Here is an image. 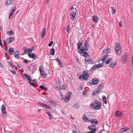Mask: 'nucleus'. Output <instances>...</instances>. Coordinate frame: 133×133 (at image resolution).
Here are the masks:
<instances>
[{
    "mask_svg": "<svg viewBox=\"0 0 133 133\" xmlns=\"http://www.w3.org/2000/svg\"><path fill=\"white\" fill-rule=\"evenodd\" d=\"M5 50L6 51H8V46L6 45L5 46Z\"/></svg>",
    "mask_w": 133,
    "mask_h": 133,
    "instance_id": "0e129e2a",
    "label": "nucleus"
},
{
    "mask_svg": "<svg viewBox=\"0 0 133 133\" xmlns=\"http://www.w3.org/2000/svg\"><path fill=\"white\" fill-rule=\"evenodd\" d=\"M14 52V50L13 48H11L9 49V52L10 55H12Z\"/></svg>",
    "mask_w": 133,
    "mask_h": 133,
    "instance_id": "393cba45",
    "label": "nucleus"
},
{
    "mask_svg": "<svg viewBox=\"0 0 133 133\" xmlns=\"http://www.w3.org/2000/svg\"><path fill=\"white\" fill-rule=\"evenodd\" d=\"M56 61L58 62L59 65H61V66L62 68L63 66L62 65V62L61 60H60L58 57L57 58Z\"/></svg>",
    "mask_w": 133,
    "mask_h": 133,
    "instance_id": "aec40b11",
    "label": "nucleus"
},
{
    "mask_svg": "<svg viewBox=\"0 0 133 133\" xmlns=\"http://www.w3.org/2000/svg\"><path fill=\"white\" fill-rule=\"evenodd\" d=\"M110 50L108 48L106 50V52L107 53H108L109 52Z\"/></svg>",
    "mask_w": 133,
    "mask_h": 133,
    "instance_id": "4d7b16f0",
    "label": "nucleus"
},
{
    "mask_svg": "<svg viewBox=\"0 0 133 133\" xmlns=\"http://www.w3.org/2000/svg\"><path fill=\"white\" fill-rule=\"evenodd\" d=\"M86 133H95V132H94V131H90V132H87Z\"/></svg>",
    "mask_w": 133,
    "mask_h": 133,
    "instance_id": "338daca9",
    "label": "nucleus"
},
{
    "mask_svg": "<svg viewBox=\"0 0 133 133\" xmlns=\"http://www.w3.org/2000/svg\"><path fill=\"white\" fill-rule=\"evenodd\" d=\"M39 69L40 72H42L43 71H44L43 68L42 66H40L39 67Z\"/></svg>",
    "mask_w": 133,
    "mask_h": 133,
    "instance_id": "58836bf2",
    "label": "nucleus"
},
{
    "mask_svg": "<svg viewBox=\"0 0 133 133\" xmlns=\"http://www.w3.org/2000/svg\"><path fill=\"white\" fill-rule=\"evenodd\" d=\"M99 64H97L95 65L92 66L90 69V70H94L96 69H98L99 68H101L102 67L103 64L101 63H99Z\"/></svg>",
    "mask_w": 133,
    "mask_h": 133,
    "instance_id": "20e7f679",
    "label": "nucleus"
},
{
    "mask_svg": "<svg viewBox=\"0 0 133 133\" xmlns=\"http://www.w3.org/2000/svg\"><path fill=\"white\" fill-rule=\"evenodd\" d=\"M102 91L101 89L99 88L97 90V92H98V94L100 92Z\"/></svg>",
    "mask_w": 133,
    "mask_h": 133,
    "instance_id": "09e8293b",
    "label": "nucleus"
},
{
    "mask_svg": "<svg viewBox=\"0 0 133 133\" xmlns=\"http://www.w3.org/2000/svg\"><path fill=\"white\" fill-rule=\"evenodd\" d=\"M112 59L110 58H108V59L106 61V62L105 63L106 64H108L109 63L110 61Z\"/></svg>",
    "mask_w": 133,
    "mask_h": 133,
    "instance_id": "37998d69",
    "label": "nucleus"
},
{
    "mask_svg": "<svg viewBox=\"0 0 133 133\" xmlns=\"http://www.w3.org/2000/svg\"><path fill=\"white\" fill-rule=\"evenodd\" d=\"M33 68H34L35 67V65L34 63H33L31 64Z\"/></svg>",
    "mask_w": 133,
    "mask_h": 133,
    "instance_id": "603ef678",
    "label": "nucleus"
},
{
    "mask_svg": "<svg viewBox=\"0 0 133 133\" xmlns=\"http://www.w3.org/2000/svg\"><path fill=\"white\" fill-rule=\"evenodd\" d=\"M123 114V113L117 110V117H120Z\"/></svg>",
    "mask_w": 133,
    "mask_h": 133,
    "instance_id": "cd10ccee",
    "label": "nucleus"
},
{
    "mask_svg": "<svg viewBox=\"0 0 133 133\" xmlns=\"http://www.w3.org/2000/svg\"><path fill=\"white\" fill-rule=\"evenodd\" d=\"M111 11L112 14H115L116 11V10L113 7H111Z\"/></svg>",
    "mask_w": 133,
    "mask_h": 133,
    "instance_id": "7c9ffc66",
    "label": "nucleus"
},
{
    "mask_svg": "<svg viewBox=\"0 0 133 133\" xmlns=\"http://www.w3.org/2000/svg\"><path fill=\"white\" fill-rule=\"evenodd\" d=\"M70 26L69 25H68V26L66 28V31L68 32H69L70 30Z\"/></svg>",
    "mask_w": 133,
    "mask_h": 133,
    "instance_id": "e433bc0d",
    "label": "nucleus"
},
{
    "mask_svg": "<svg viewBox=\"0 0 133 133\" xmlns=\"http://www.w3.org/2000/svg\"><path fill=\"white\" fill-rule=\"evenodd\" d=\"M40 88L43 90H48V88L45 87L43 85H41L40 86Z\"/></svg>",
    "mask_w": 133,
    "mask_h": 133,
    "instance_id": "473e14b6",
    "label": "nucleus"
},
{
    "mask_svg": "<svg viewBox=\"0 0 133 133\" xmlns=\"http://www.w3.org/2000/svg\"><path fill=\"white\" fill-rule=\"evenodd\" d=\"M102 99L103 101L105 100H106V97L105 96H103L102 97Z\"/></svg>",
    "mask_w": 133,
    "mask_h": 133,
    "instance_id": "8fccbe9b",
    "label": "nucleus"
},
{
    "mask_svg": "<svg viewBox=\"0 0 133 133\" xmlns=\"http://www.w3.org/2000/svg\"><path fill=\"white\" fill-rule=\"evenodd\" d=\"M55 50L54 49L52 48L50 50V53L51 55H54L55 54Z\"/></svg>",
    "mask_w": 133,
    "mask_h": 133,
    "instance_id": "bb28decb",
    "label": "nucleus"
},
{
    "mask_svg": "<svg viewBox=\"0 0 133 133\" xmlns=\"http://www.w3.org/2000/svg\"><path fill=\"white\" fill-rule=\"evenodd\" d=\"M73 107L76 109H78L80 107L79 105V103H76L74 105Z\"/></svg>",
    "mask_w": 133,
    "mask_h": 133,
    "instance_id": "c85d7f7f",
    "label": "nucleus"
},
{
    "mask_svg": "<svg viewBox=\"0 0 133 133\" xmlns=\"http://www.w3.org/2000/svg\"><path fill=\"white\" fill-rule=\"evenodd\" d=\"M0 45L2 47V44L1 40L0 41Z\"/></svg>",
    "mask_w": 133,
    "mask_h": 133,
    "instance_id": "680f3d73",
    "label": "nucleus"
},
{
    "mask_svg": "<svg viewBox=\"0 0 133 133\" xmlns=\"http://www.w3.org/2000/svg\"><path fill=\"white\" fill-rule=\"evenodd\" d=\"M24 76L25 77L26 79L30 81L32 80L31 79V77L30 76L28 75L26 73H25L24 74Z\"/></svg>",
    "mask_w": 133,
    "mask_h": 133,
    "instance_id": "4be33fe9",
    "label": "nucleus"
},
{
    "mask_svg": "<svg viewBox=\"0 0 133 133\" xmlns=\"http://www.w3.org/2000/svg\"><path fill=\"white\" fill-rule=\"evenodd\" d=\"M116 66L115 63H111L110 65V68H113L115 67Z\"/></svg>",
    "mask_w": 133,
    "mask_h": 133,
    "instance_id": "c9c22d12",
    "label": "nucleus"
},
{
    "mask_svg": "<svg viewBox=\"0 0 133 133\" xmlns=\"http://www.w3.org/2000/svg\"><path fill=\"white\" fill-rule=\"evenodd\" d=\"M104 85V84L103 83H102L101 84L99 85L98 87L102 89L103 88Z\"/></svg>",
    "mask_w": 133,
    "mask_h": 133,
    "instance_id": "ea45409f",
    "label": "nucleus"
},
{
    "mask_svg": "<svg viewBox=\"0 0 133 133\" xmlns=\"http://www.w3.org/2000/svg\"><path fill=\"white\" fill-rule=\"evenodd\" d=\"M122 50L120 45L117 43V55H120L121 54Z\"/></svg>",
    "mask_w": 133,
    "mask_h": 133,
    "instance_id": "1a4fd4ad",
    "label": "nucleus"
},
{
    "mask_svg": "<svg viewBox=\"0 0 133 133\" xmlns=\"http://www.w3.org/2000/svg\"><path fill=\"white\" fill-rule=\"evenodd\" d=\"M85 61L86 62L90 63L91 64H93L95 63L94 62L91 58L87 59L86 58H85Z\"/></svg>",
    "mask_w": 133,
    "mask_h": 133,
    "instance_id": "f3484780",
    "label": "nucleus"
},
{
    "mask_svg": "<svg viewBox=\"0 0 133 133\" xmlns=\"http://www.w3.org/2000/svg\"><path fill=\"white\" fill-rule=\"evenodd\" d=\"M71 92H69L65 96L64 98V101L66 102H67L70 100V97L71 96Z\"/></svg>",
    "mask_w": 133,
    "mask_h": 133,
    "instance_id": "9d476101",
    "label": "nucleus"
},
{
    "mask_svg": "<svg viewBox=\"0 0 133 133\" xmlns=\"http://www.w3.org/2000/svg\"><path fill=\"white\" fill-rule=\"evenodd\" d=\"M14 1V0H7L6 4H7V5H9L11 4Z\"/></svg>",
    "mask_w": 133,
    "mask_h": 133,
    "instance_id": "b1692460",
    "label": "nucleus"
},
{
    "mask_svg": "<svg viewBox=\"0 0 133 133\" xmlns=\"http://www.w3.org/2000/svg\"><path fill=\"white\" fill-rule=\"evenodd\" d=\"M31 81L34 82H35L36 83H37V80L36 79H35L34 80H31Z\"/></svg>",
    "mask_w": 133,
    "mask_h": 133,
    "instance_id": "e2e57ef3",
    "label": "nucleus"
},
{
    "mask_svg": "<svg viewBox=\"0 0 133 133\" xmlns=\"http://www.w3.org/2000/svg\"><path fill=\"white\" fill-rule=\"evenodd\" d=\"M14 13V12H12L11 11V12H10V13L9 14V19H10V17L12 16L13 15Z\"/></svg>",
    "mask_w": 133,
    "mask_h": 133,
    "instance_id": "a18cd8bd",
    "label": "nucleus"
},
{
    "mask_svg": "<svg viewBox=\"0 0 133 133\" xmlns=\"http://www.w3.org/2000/svg\"><path fill=\"white\" fill-rule=\"evenodd\" d=\"M119 26L122 28V22H120L119 24Z\"/></svg>",
    "mask_w": 133,
    "mask_h": 133,
    "instance_id": "5fc2aeb1",
    "label": "nucleus"
},
{
    "mask_svg": "<svg viewBox=\"0 0 133 133\" xmlns=\"http://www.w3.org/2000/svg\"><path fill=\"white\" fill-rule=\"evenodd\" d=\"M19 52L18 51H16L14 53L15 57L17 59H19V56H18Z\"/></svg>",
    "mask_w": 133,
    "mask_h": 133,
    "instance_id": "412c9836",
    "label": "nucleus"
},
{
    "mask_svg": "<svg viewBox=\"0 0 133 133\" xmlns=\"http://www.w3.org/2000/svg\"><path fill=\"white\" fill-rule=\"evenodd\" d=\"M23 50L24 51V52L25 54H27V52H31L34 50V47L32 46V48H28L25 47L24 46L23 47Z\"/></svg>",
    "mask_w": 133,
    "mask_h": 133,
    "instance_id": "0eeeda50",
    "label": "nucleus"
},
{
    "mask_svg": "<svg viewBox=\"0 0 133 133\" xmlns=\"http://www.w3.org/2000/svg\"><path fill=\"white\" fill-rule=\"evenodd\" d=\"M90 122L92 124V125H97L98 123V121L96 119L91 120Z\"/></svg>",
    "mask_w": 133,
    "mask_h": 133,
    "instance_id": "4468645a",
    "label": "nucleus"
},
{
    "mask_svg": "<svg viewBox=\"0 0 133 133\" xmlns=\"http://www.w3.org/2000/svg\"><path fill=\"white\" fill-rule=\"evenodd\" d=\"M41 74L42 77L45 78L46 77V74H45V72L44 71L41 72Z\"/></svg>",
    "mask_w": 133,
    "mask_h": 133,
    "instance_id": "a878e982",
    "label": "nucleus"
},
{
    "mask_svg": "<svg viewBox=\"0 0 133 133\" xmlns=\"http://www.w3.org/2000/svg\"><path fill=\"white\" fill-rule=\"evenodd\" d=\"M13 9L12 10H11V11L12 12H14V11L15 10L16 8L14 7L12 8Z\"/></svg>",
    "mask_w": 133,
    "mask_h": 133,
    "instance_id": "bf43d9fd",
    "label": "nucleus"
},
{
    "mask_svg": "<svg viewBox=\"0 0 133 133\" xmlns=\"http://www.w3.org/2000/svg\"><path fill=\"white\" fill-rule=\"evenodd\" d=\"M92 83L94 85L97 84L99 81V79L97 78H95L92 79Z\"/></svg>",
    "mask_w": 133,
    "mask_h": 133,
    "instance_id": "6ab92c4d",
    "label": "nucleus"
},
{
    "mask_svg": "<svg viewBox=\"0 0 133 133\" xmlns=\"http://www.w3.org/2000/svg\"><path fill=\"white\" fill-rule=\"evenodd\" d=\"M29 83L31 84V85L36 88H37V87L34 84V83H31L30 81L29 82Z\"/></svg>",
    "mask_w": 133,
    "mask_h": 133,
    "instance_id": "c03bdc74",
    "label": "nucleus"
},
{
    "mask_svg": "<svg viewBox=\"0 0 133 133\" xmlns=\"http://www.w3.org/2000/svg\"><path fill=\"white\" fill-rule=\"evenodd\" d=\"M53 41H52L50 42L48 44V46H51L52 45V44H53Z\"/></svg>",
    "mask_w": 133,
    "mask_h": 133,
    "instance_id": "de8ad7c7",
    "label": "nucleus"
},
{
    "mask_svg": "<svg viewBox=\"0 0 133 133\" xmlns=\"http://www.w3.org/2000/svg\"><path fill=\"white\" fill-rule=\"evenodd\" d=\"M8 64L10 67L12 65V63L10 62H8Z\"/></svg>",
    "mask_w": 133,
    "mask_h": 133,
    "instance_id": "6e6d98bb",
    "label": "nucleus"
},
{
    "mask_svg": "<svg viewBox=\"0 0 133 133\" xmlns=\"http://www.w3.org/2000/svg\"><path fill=\"white\" fill-rule=\"evenodd\" d=\"M66 87H67L66 85H63L62 87V89H65L66 88Z\"/></svg>",
    "mask_w": 133,
    "mask_h": 133,
    "instance_id": "3c124183",
    "label": "nucleus"
},
{
    "mask_svg": "<svg viewBox=\"0 0 133 133\" xmlns=\"http://www.w3.org/2000/svg\"><path fill=\"white\" fill-rule=\"evenodd\" d=\"M97 94H98V92H97V91L96 90L93 91L92 95H93L96 96Z\"/></svg>",
    "mask_w": 133,
    "mask_h": 133,
    "instance_id": "79ce46f5",
    "label": "nucleus"
},
{
    "mask_svg": "<svg viewBox=\"0 0 133 133\" xmlns=\"http://www.w3.org/2000/svg\"><path fill=\"white\" fill-rule=\"evenodd\" d=\"M101 103L95 99L94 102L91 103V107L93 109L99 110L101 108Z\"/></svg>",
    "mask_w": 133,
    "mask_h": 133,
    "instance_id": "f03ea898",
    "label": "nucleus"
},
{
    "mask_svg": "<svg viewBox=\"0 0 133 133\" xmlns=\"http://www.w3.org/2000/svg\"><path fill=\"white\" fill-rule=\"evenodd\" d=\"M92 19L94 22L96 23L98 22L99 20L98 18L96 16H93L92 18Z\"/></svg>",
    "mask_w": 133,
    "mask_h": 133,
    "instance_id": "dca6fc26",
    "label": "nucleus"
},
{
    "mask_svg": "<svg viewBox=\"0 0 133 133\" xmlns=\"http://www.w3.org/2000/svg\"><path fill=\"white\" fill-rule=\"evenodd\" d=\"M73 133H77L76 130H73L72 131Z\"/></svg>",
    "mask_w": 133,
    "mask_h": 133,
    "instance_id": "774afa93",
    "label": "nucleus"
},
{
    "mask_svg": "<svg viewBox=\"0 0 133 133\" xmlns=\"http://www.w3.org/2000/svg\"><path fill=\"white\" fill-rule=\"evenodd\" d=\"M83 119L84 121H85L87 122H89V121L88 118L85 115H84V117L83 118Z\"/></svg>",
    "mask_w": 133,
    "mask_h": 133,
    "instance_id": "72a5a7b5",
    "label": "nucleus"
},
{
    "mask_svg": "<svg viewBox=\"0 0 133 133\" xmlns=\"http://www.w3.org/2000/svg\"><path fill=\"white\" fill-rule=\"evenodd\" d=\"M108 56V55L107 54H105V55H104L102 56L98 60L99 63H100V61H102L103 62L101 64H103V63L104 62V61L107 58Z\"/></svg>",
    "mask_w": 133,
    "mask_h": 133,
    "instance_id": "9b49d317",
    "label": "nucleus"
},
{
    "mask_svg": "<svg viewBox=\"0 0 133 133\" xmlns=\"http://www.w3.org/2000/svg\"><path fill=\"white\" fill-rule=\"evenodd\" d=\"M89 77L88 71L87 70H85L83 73V75H80L79 76V79L82 80H87Z\"/></svg>",
    "mask_w": 133,
    "mask_h": 133,
    "instance_id": "7ed1b4c3",
    "label": "nucleus"
},
{
    "mask_svg": "<svg viewBox=\"0 0 133 133\" xmlns=\"http://www.w3.org/2000/svg\"><path fill=\"white\" fill-rule=\"evenodd\" d=\"M46 28H44L43 29V31L42 32V38H43V36H44L45 34Z\"/></svg>",
    "mask_w": 133,
    "mask_h": 133,
    "instance_id": "5701e85b",
    "label": "nucleus"
},
{
    "mask_svg": "<svg viewBox=\"0 0 133 133\" xmlns=\"http://www.w3.org/2000/svg\"><path fill=\"white\" fill-rule=\"evenodd\" d=\"M89 43L86 40H85L83 46V49L81 51V52L83 54L82 56H83L88 58L89 55L88 54L87 51L88 50Z\"/></svg>",
    "mask_w": 133,
    "mask_h": 133,
    "instance_id": "f257e3e1",
    "label": "nucleus"
},
{
    "mask_svg": "<svg viewBox=\"0 0 133 133\" xmlns=\"http://www.w3.org/2000/svg\"><path fill=\"white\" fill-rule=\"evenodd\" d=\"M10 71L14 74H16V72L14 70H11Z\"/></svg>",
    "mask_w": 133,
    "mask_h": 133,
    "instance_id": "864d4df0",
    "label": "nucleus"
},
{
    "mask_svg": "<svg viewBox=\"0 0 133 133\" xmlns=\"http://www.w3.org/2000/svg\"><path fill=\"white\" fill-rule=\"evenodd\" d=\"M15 38L14 37H9L6 39V41L8 43H11L14 40Z\"/></svg>",
    "mask_w": 133,
    "mask_h": 133,
    "instance_id": "2eb2a0df",
    "label": "nucleus"
},
{
    "mask_svg": "<svg viewBox=\"0 0 133 133\" xmlns=\"http://www.w3.org/2000/svg\"><path fill=\"white\" fill-rule=\"evenodd\" d=\"M1 110L2 114L3 117H7V114L6 111L5 106L4 105H3L1 107Z\"/></svg>",
    "mask_w": 133,
    "mask_h": 133,
    "instance_id": "39448f33",
    "label": "nucleus"
},
{
    "mask_svg": "<svg viewBox=\"0 0 133 133\" xmlns=\"http://www.w3.org/2000/svg\"><path fill=\"white\" fill-rule=\"evenodd\" d=\"M88 128L91 131L95 132L96 131V129L95 128H92L90 127H88Z\"/></svg>",
    "mask_w": 133,
    "mask_h": 133,
    "instance_id": "2f4dec72",
    "label": "nucleus"
},
{
    "mask_svg": "<svg viewBox=\"0 0 133 133\" xmlns=\"http://www.w3.org/2000/svg\"><path fill=\"white\" fill-rule=\"evenodd\" d=\"M83 44V42L80 43L79 42L77 44L78 49L79 50H82L83 49V47L81 48V46Z\"/></svg>",
    "mask_w": 133,
    "mask_h": 133,
    "instance_id": "a211bd4d",
    "label": "nucleus"
},
{
    "mask_svg": "<svg viewBox=\"0 0 133 133\" xmlns=\"http://www.w3.org/2000/svg\"><path fill=\"white\" fill-rule=\"evenodd\" d=\"M75 12H72L70 13V18L72 20H75L76 18V13L77 12V10L76 8H75Z\"/></svg>",
    "mask_w": 133,
    "mask_h": 133,
    "instance_id": "6e6552de",
    "label": "nucleus"
},
{
    "mask_svg": "<svg viewBox=\"0 0 133 133\" xmlns=\"http://www.w3.org/2000/svg\"><path fill=\"white\" fill-rule=\"evenodd\" d=\"M92 80L91 81L90 80L89 82H88V85H91L92 84Z\"/></svg>",
    "mask_w": 133,
    "mask_h": 133,
    "instance_id": "49530a36",
    "label": "nucleus"
},
{
    "mask_svg": "<svg viewBox=\"0 0 133 133\" xmlns=\"http://www.w3.org/2000/svg\"><path fill=\"white\" fill-rule=\"evenodd\" d=\"M14 33V32L13 31L10 30V31H7V34L8 35H13Z\"/></svg>",
    "mask_w": 133,
    "mask_h": 133,
    "instance_id": "f704fd0d",
    "label": "nucleus"
},
{
    "mask_svg": "<svg viewBox=\"0 0 133 133\" xmlns=\"http://www.w3.org/2000/svg\"><path fill=\"white\" fill-rule=\"evenodd\" d=\"M122 130H123V132L125 131H127L128 130H129V128L127 127L122 128Z\"/></svg>",
    "mask_w": 133,
    "mask_h": 133,
    "instance_id": "4c0bfd02",
    "label": "nucleus"
},
{
    "mask_svg": "<svg viewBox=\"0 0 133 133\" xmlns=\"http://www.w3.org/2000/svg\"><path fill=\"white\" fill-rule=\"evenodd\" d=\"M46 113L48 114L49 116V119H51L53 118V116L52 115H51L50 112H47Z\"/></svg>",
    "mask_w": 133,
    "mask_h": 133,
    "instance_id": "c756f323",
    "label": "nucleus"
},
{
    "mask_svg": "<svg viewBox=\"0 0 133 133\" xmlns=\"http://www.w3.org/2000/svg\"><path fill=\"white\" fill-rule=\"evenodd\" d=\"M128 54H124L122 56L121 62L122 63L124 64L127 61V58Z\"/></svg>",
    "mask_w": 133,
    "mask_h": 133,
    "instance_id": "423d86ee",
    "label": "nucleus"
},
{
    "mask_svg": "<svg viewBox=\"0 0 133 133\" xmlns=\"http://www.w3.org/2000/svg\"><path fill=\"white\" fill-rule=\"evenodd\" d=\"M28 56L30 58H32L34 59H36V56L35 54L34 53H31L28 54Z\"/></svg>",
    "mask_w": 133,
    "mask_h": 133,
    "instance_id": "ddd939ff",
    "label": "nucleus"
},
{
    "mask_svg": "<svg viewBox=\"0 0 133 133\" xmlns=\"http://www.w3.org/2000/svg\"><path fill=\"white\" fill-rule=\"evenodd\" d=\"M77 89L79 90H82V88L81 87H78L77 88Z\"/></svg>",
    "mask_w": 133,
    "mask_h": 133,
    "instance_id": "13d9d810",
    "label": "nucleus"
},
{
    "mask_svg": "<svg viewBox=\"0 0 133 133\" xmlns=\"http://www.w3.org/2000/svg\"><path fill=\"white\" fill-rule=\"evenodd\" d=\"M3 42L5 46L7 45V42H6L4 40Z\"/></svg>",
    "mask_w": 133,
    "mask_h": 133,
    "instance_id": "052dcab7",
    "label": "nucleus"
},
{
    "mask_svg": "<svg viewBox=\"0 0 133 133\" xmlns=\"http://www.w3.org/2000/svg\"><path fill=\"white\" fill-rule=\"evenodd\" d=\"M88 127H90L92 128H95L96 129V125H90Z\"/></svg>",
    "mask_w": 133,
    "mask_h": 133,
    "instance_id": "a19ab883",
    "label": "nucleus"
},
{
    "mask_svg": "<svg viewBox=\"0 0 133 133\" xmlns=\"http://www.w3.org/2000/svg\"><path fill=\"white\" fill-rule=\"evenodd\" d=\"M38 103L40 105L43 107L44 108H45L47 109H51V107L47 105V104H44L43 103H42L41 102H39Z\"/></svg>",
    "mask_w": 133,
    "mask_h": 133,
    "instance_id": "f8f14e48",
    "label": "nucleus"
},
{
    "mask_svg": "<svg viewBox=\"0 0 133 133\" xmlns=\"http://www.w3.org/2000/svg\"><path fill=\"white\" fill-rule=\"evenodd\" d=\"M103 102H104V103L105 104H107V101H106V100H104V101H103Z\"/></svg>",
    "mask_w": 133,
    "mask_h": 133,
    "instance_id": "69168bd1",
    "label": "nucleus"
}]
</instances>
